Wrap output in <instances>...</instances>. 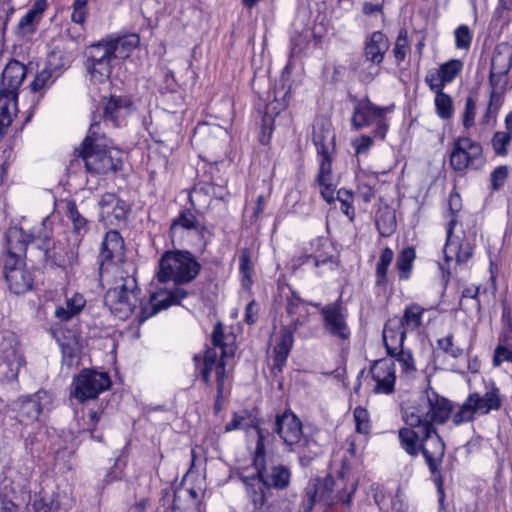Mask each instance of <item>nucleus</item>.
<instances>
[{"mask_svg": "<svg viewBox=\"0 0 512 512\" xmlns=\"http://www.w3.org/2000/svg\"><path fill=\"white\" fill-rule=\"evenodd\" d=\"M451 412L450 402L434 391L426 392L403 410L406 426L398 431L400 445L412 457L421 452L433 474L438 470L445 451V444L435 425L444 424Z\"/></svg>", "mask_w": 512, "mask_h": 512, "instance_id": "1", "label": "nucleus"}, {"mask_svg": "<svg viewBox=\"0 0 512 512\" xmlns=\"http://www.w3.org/2000/svg\"><path fill=\"white\" fill-rule=\"evenodd\" d=\"M124 256L123 238L116 230L108 231L101 244L99 272L102 278H113V287L106 292L104 303L120 319H127L133 313L140 293L136 267Z\"/></svg>", "mask_w": 512, "mask_h": 512, "instance_id": "2", "label": "nucleus"}, {"mask_svg": "<svg viewBox=\"0 0 512 512\" xmlns=\"http://www.w3.org/2000/svg\"><path fill=\"white\" fill-rule=\"evenodd\" d=\"M99 121L93 117L89 131L75 152L82 158L86 170L92 174L104 175L116 172L122 167V151L108 144L99 133Z\"/></svg>", "mask_w": 512, "mask_h": 512, "instance_id": "3", "label": "nucleus"}, {"mask_svg": "<svg viewBox=\"0 0 512 512\" xmlns=\"http://www.w3.org/2000/svg\"><path fill=\"white\" fill-rule=\"evenodd\" d=\"M462 207L461 197L458 193L452 192L448 199V210L449 214L447 223V238L444 247L445 264L440 265L442 271H446L448 274L451 273L452 264L456 266H462L471 259L474 250V236L466 237L463 235L453 234V229L457 223L456 213L460 211Z\"/></svg>", "mask_w": 512, "mask_h": 512, "instance_id": "4", "label": "nucleus"}, {"mask_svg": "<svg viewBox=\"0 0 512 512\" xmlns=\"http://www.w3.org/2000/svg\"><path fill=\"white\" fill-rule=\"evenodd\" d=\"M200 272V264L188 251H166L159 260L158 281L185 284L193 281Z\"/></svg>", "mask_w": 512, "mask_h": 512, "instance_id": "5", "label": "nucleus"}, {"mask_svg": "<svg viewBox=\"0 0 512 512\" xmlns=\"http://www.w3.org/2000/svg\"><path fill=\"white\" fill-rule=\"evenodd\" d=\"M502 406V397L499 388L493 382L486 385L484 394L474 392L469 394L459 410L454 413L452 420L455 425L470 422L477 415H486L497 411Z\"/></svg>", "mask_w": 512, "mask_h": 512, "instance_id": "6", "label": "nucleus"}, {"mask_svg": "<svg viewBox=\"0 0 512 512\" xmlns=\"http://www.w3.org/2000/svg\"><path fill=\"white\" fill-rule=\"evenodd\" d=\"M252 463L254 470L260 472V475H262L270 490L272 488L283 490L289 486L291 480L289 467L266 458L264 435L259 429Z\"/></svg>", "mask_w": 512, "mask_h": 512, "instance_id": "7", "label": "nucleus"}, {"mask_svg": "<svg viewBox=\"0 0 512 512\" xmlns=\"http://www.w3.org/2000/svg\"><path fill=\"white\" fill-rule=\"evenodd\" d=\"M7 251L3 256H13L23 260L29 244H35L44 252L46 258H50L51 239L48 232L41 234L26 233L21 227H11L6 233Z\"/></svg>", "mask_w": 512, "mask_h": 512, "instance_id": "8", "label": "nucleus"}, {"mask_svg": "<svg viewBox=\"0 0 512 512\" xmlns=\"http://www.w3.org/2000/svg\"><path fill=\"white\" fill-rule=\"evenodd\" d=\"M392 110L393 106L380 107L373 104L369 99H362L358 101L354 108L352 125L356 129H361L375 123L374 136L383 140L389 129V123L385 115Z\"/></svg>", "mask_w": 512, "mask_h": 512, "instance_id": "9", "label": "nucleus"}, {"mask_svg": "<svg viewBox=\"0 0 512 512\" xmlns=\"http://www.w3.org/2000/svg\"><path fill=\"white\" fill-rule=\"evenodd\" d=\"M25 366L26 360L15 336L4 335L0 341V376L8 382L17 381Z\"/></svg>", "mask_w": 512, "mask_h": 512, "instance_id": "10", "label": "nucleus"}, {"mask_svg": "<svg viewBox=\"0 0 512 512\" xmlns=\"http://www.w3.org/2000/svg\"><path fill=\"white\" fill-rule=\"evenodd\" d=\"M110 377L105 372L83 369L73 381L72 395L80 402L95 399L100 393L109 389Z\"/></svg>", "mask_w": 512, "mask_h": 512, "instance_id": "11", "label": "nucleus"}, {"mask_svg": "<svg viewBox=\"0 0 512 512\" xmlns=\"http://www.w3.org/2000/svg\"><path fill=\"white\" fill-rule=\"evenodd\" d=\"M449 161L455 171L478 168L482 162V146L468 137H459L453 142Z\"/></svg>", "mask_w": 512, "mask_h": 512, "instance_id": "12", "label": "nucleus"}, {"mask_svg": "<svg viewBox=\"0 0 512 512\" xmlns=\"http://www.w3.org/2000/svg\"><path fill=\"white\" fill-rule=\"evenodd\" d=\"M52 402L51 393L46 390H39L32 395L20 396L14 401L13 407L17 412L19 422L30 424L37 421L43 411L50 410Z\"/></svg>", "mask_w": 512, "mask_h": 512, "instance_id": "13", "label": "nucleus"}, {"mask_svg": "<svg viewBox=\"0 0 512 512\" xmlns=\"http://www.w3.org/2000/svg\"><path fill=\"white\" fill-rule=\"evenodd\" d=\"M225 357L216 350L208 348L203 357L194 356L196 370L199 371L203 381L210 385V376L214 372L217 382V399H220L224 393V382L226 378Z\"/></svg>", "mask_w": 512, "mask_h": 512, "instance_id": "14", "label": "nucleus"}, {"mask_svg": "<svg viewBox=\"0 0 512 512\" xmlns=\"http://www.w3.org/2000/svg\"><path fill=\"white\" fill-rule=\"evenodd\" d=\"M187 296L188 291L182 287L159 288L150 295L148 302L141 306L139 321L144 322L159 311L179 305Z\"/></svg>", "mask_w": 512, "mask_h": 512, "instance_id": "15", "label": "nucleus"}, {"mask_svg": "<svg viewBox=\"0 0 512 512\" xmlns=\"http://www.w3.org/2000/svg\"><path fill=\"white\" fill-rule=\"evenodd\" d=\"M3 270L8 288L14 294H24L32 289L34 277L20 258L3 256Z\"/></svg>", "mask_w": 512, "mask_h": 512, "instance_id": "16", "label": "nucleus"}, {"mask_svg": "<svg viewBox=\"0 0 512 512\" xmlns=\"http://www.w3.org/2000/svg\"><path fill=\"white\" fill-rule=\"evenodd\" d=\"M325 333L337 341H348L351 335L347 323V309L340 302L330 303L321 308Z\"/></svg>", "mask_w": 512, "mask_h": 512, "instance_id": "17", "label": "nucleus"}, {"mask_svg": "<svg viewBox=\"0 0 512 512\" xmlns=\"http://www.w3.org/2000/svg\"><path fill=\"white\" fill-rule=\"evenodd\" d=\"M66 216L72 223V234L69 238L70 251L67 253V262L77 261L82 239L89 230L88 220L78 211L75 202L66 204Z\"/></svg>", "mask_w": 512, "mask_h": 512, "instance_id": "18", "label": "nucleus"}, {"mask_svg": "<svg viewBox=\"0 0 512 512\" xmlns=\"http://www.w3.org/2000/svg\"><path fill=\"white\" fill-rule=\"evenodd\" d=\"M99 220L106 226H119L125 222L128 204L114 193H105L99 202Z\"/></svg>", "mask_w": 512, "mask_h": 512, "instance_id": "19", "label": "nucleus"}, {"mask_svg": "<svg viewBox=\"0 0 512 512\" xmlns=\"http://www.w3.org/2000/svg\"><path fill=\"white\" fill-rule=\"evenodd\" d=\"M238 476L245 486L249 501L256 510H260L271 494V490L266 484V481L262 475H260V472L256 470L252 474H246L245 470H239Z\"/></svg>", "mask_w": 512, "mask_h": 512, "instance_id": "20", "label": "nucleus"}, {"mask_svg": "<svg viewBox=\"0 0 512 512\" xmlns=\"http://www.w3.org/2000/svg\"><path fill=\"white\" fill-rule=\"evenodd\" d=\"M205 232L206 228L198 222L196 216L190 210L182 211L178 217L173 220L170 227L172 242H178L179 244L189 235H197L203 238Z\"/></svg>", "mask_w": 512, "mask_h": 512, "instance_id": "21", "label": "nucleus"}, {"mask_svg": "<svg viewBox=\"0 0 512 512\" xmlns=\"http://www.w3.org/2000/svg\"><path fill=\"white\" fill-rule=\"evenodd\" d=\"M375 382L374 392L390 394L394 391L396 374L395 364L392 359H379L374 362L370 370Z\"/></svg>", "mask_w": 512, "mask_h": 512, "instance_id": "22", "label": "nucleus"}, {"mask_svg": "<svg viewBox=\"0 0 512 512\" xmlns=\"http://www.w3.org/2000/svg\"><path fill=\"white\" fill-rule=\"evenodd\" d=\"M274 431L289 449L295 443H298L300 437L304 434L300 420L291 411H285L283 414L276 416Z\"/></svg>", "mask_w": 512, "mask_h": 512, "instance_id": "23", "label": "nucleus"}, {"mask_svg": "<svg viewBox=\"0 0 512 512\" xmlns=\"http://www.w3.org/2000/svg\"><path fill=\"white\" fill-rule=\"evenodd\" d=\"M407 330L401 326L398 317L389 319L383 329V341L387 354L403 348Z\"/></svg>", "mask_w": 512, "mask_h": 512, "instance_id": "24", "label": "nucleus"}, {"mask_svg": "<svg viewBox=\"0 0 512 512\" xmlns=\"http://www.w3.org/2000/svg\"><path fill=\"white\" fill-rule=\"evenodd\" d=\"M297 329L284 326L277 337V342L273 348V368L281 370L293 346V333Z\"/></svg>", "mask_w": 512, "mask_h": 512, "instance_id": "25", "label": "nucleus"}, {"mask_svg": "<svg viewBox=\"0 0 512 512\" xmlns=\"http://www.w3.org/2000/svg\"><path fill=\"white\" fill-rule=\"evenodd\" d=\"M459 73V66H439L427 72L425 82L433 92L443 91L446 84L451 83Z\"/></svg>", "mask_w": 512, "mask_h": 512, "instance_id": "26", "label": "nucleus"}, {"mask_svg": "<svg viewBox=\"0 0 512 512\" xmlns=\"http://www.w3.org/2000/svg\"><path fill=\"white\" fill-rule=\"evenodd\" d=\"M390 46L389 40L381 31L373 32L365 42V56L368 61L380 64Z\"/></svg>", "mask_w": 512, "mask_h": 512, "instance_id": "27", "label": "nucleus"}, {"mask_svg": "<svg viewBox=\"0 0 512 512\" xmlns=\"http://www.w3.org/2000/svg\"><path fill=\"white\" fill-rule=\"evenodd\" d=\"M333 138L328 143L324 140L315 138V145L317 147V154L319 160V172L317 176L318 184H326V181H331L332 171V158L331 153L333 151L332 145Z\"/></svg>", "mask_w": 512, "mask_h": 512, "instance_id": "28", "label": "nucleus"}, {"mask_svg": "<svg viewBox=\"0 0 512 512\" xmlns=\"http://www.w3.org/2000/svg\"><path fill=\"white\" fill-rule=\"evenodd\" d=\"M290 451L299 455L300 463L307 466L310 462L322 453V446L314 435L303 434L298 443H295Z\"/></svg>", "mask_w": 512, "mask_h": 512, "instance_id": "29", "label": "nucleus"}, {"mask_svg": "<svg viewBox=\"0 0 512 512\" xmlns=\"http://www.w3.org/2000/svg\"><path fill=\"white\" fill-rule=\"evenodd\" d=\"M109 42L112 61H125L129 59L132 53L138 48L140 38L138 34L133 33L119 37Z\"/></svg>", "mask_w": 512, "mask_h": 512, "instance_id": "30", "label": "nucleus"}, {"mask_svg": "<svg viewBox=\"0 0 512 512\" xmlns=\"http://www.w3.org/2000/svg\"><path fill=\"white\" fill-rule=\"evenodd\" d=\"M27 73V66H5L2 72L0 92L16 94Z\"/></svg>", "mask_w": 512, "mask_h": 512, "instance_id": "31", "label": "nucleus"}, {"mask_svg": "<svg viewBox=\"0 0 512 512\" xmlns=\"http://www.w3.org/2000/svg\"><path fill=\"white\" fill-rule=\"evenodd\" d=\"M17 98L16 94L0 92V141L18 112Z\"/></svg>", "mask_w": 512, "mask_h": 512, "instance_id": "32", "label": "nucleus"}, {"mask_svg": "<svg viewBox=\"0 0 512 512\" xmlns=\"http://www.w3.org/2000/svg\"><path fill=\"white\" fill-rule=\"evenodd\" d=\"M286 312L291 318L290 323L287 325L292 329H298L303 326L309 316V311L306 304L295 294L287 298Z\"/></svg>", "mask_w": 512, "mask_h": 512, "instance_id": "33", "label": "nucleus"}, {"mask_svg": "<svg viewBox=\"0 0 512 512\" xmlns=\"http://www.w3.org/2000/svg\"><path fill=\"white\" fill-rule=\"evenodd\" d=\"M131 102L127 98L111 96L104 105L103 117L119 125L120 121L129 113Z\"/></svg>", "mask_w": 512, "mask_h": 512, "instance_id": "34", "label": "nucleus"}, {"mask_svg": "<svg viewBox=\"0 0 512 512\" xmlns=\"http://www.w3.org/2000/svg\"><path fill=\"white\" fill-rule=\"evenodd\" d=\"M85 303L84 297L75 293L72 297L66 299L64 305L55 309V316L61 321H68L83 309Z\"/></svg>", "mask_w": 512, "mask_h": 512, "instance_id": "35", "label": "nucleus"}, {"mask_svg": "<svg viewBox=\"0 0 512 512\" xmlns=\"http://www.w3.org/2000/svg\"><path fill=\"white\" fill-rule=\"evenodd\" d=\"M424 312L425 309L419 304L411 303L405 307L403 316L398 319L407 332L414 331L421 326Z\"/></svg>", "mask_w": 512, "mask_h": 512, "instance_id": "36", "label": "nucleus"}, {"mask_svg": "<svg viewBox=\"0 0 512 512\" xmlns=\"http://www.w3.org/2000/svg\"><path fill=\"white\" fill-rule=\"evenodd\" d=\"M63 498L56 493H42L33 502L34 512H61Z\"/></svg>", "mask_w": 512, "mask_h": 512, "instance_id": "37", "label": "nucleus"}, {"mask_svg": "<svg viewBox=\"0 0 512 512\" xmlns=\"http://www.w3.org/2000/svg\"><path fill=\"white\" fill-rule=\"evenodd\" d=\"M415 257L416 253L413 247H406L399 253L396 260V269L400 280L410 278Z\"/></svg>", "mask_w": 512, "mask_h": 512, "instance_id": "38", "label": "nucleus"}, {"mask_svg": "<svg viewBox=\"0 0 512 512\" xmlns=\"http://www.w3.org/2000/svg\"><path fill=\"white\" fill-rule=\"evenodd\" d=\"M85 55L92 64L110 63L112 61L110 42H98L87 47Z\"/></svg>", "mask_w": 512, "mask_h": 512, "instance_id": "39", "label": "nucleus"}, {"mask_svg": "<svg viewBox=\"0 0 512 512\" xmlns=\"http://www.w3.org/2000/svg\"><path fill=\"white\" fill-rule=\"evenodd\" d=\"M63 363L68 367L78 365L80 360L81 347L76 337L60 342Z\"/></svg>", "mask_w": 512, "mask_h": 512, "instance_id": "40", "label": "nucleus"}, {"mask_svg": "<svg viewBox=\"0 0 512 512\" xmlns=\"http://www.w3.org/2000/svg\"><path fill=\"white\" fill-rule=\"evenodd\" d=\"M394 258V252L386 247L382 250L379 261L376 265L375 284L376 286H385L387 283V272Z\"/></svg>", "mask_w": 512, "mask_h": 512, "instance_id": "41", "label": "nucleus"}, {"mask_svg": "<svg viewBox=\"0 0 512 512\" xmlns=\"http://www.w3.org/2000/svg\"><path fill=\"white\" fill-rule=\"evenodd\" d=\"M395 212L389 208L379 210L376 217V227L379 233L384 236H390L396 229Z\"/></svg>", "mask_w": 512, "mask_h": 512, "instance_id": "42", "label": "nucleus"}, {"mask_svg": "<svg viewBox=\"0 0 512 512\" xmlns=\"http://www.w3.org/2000/svg\"><path fill=\"white\" fill-rule=\"evenodd\" d=\"M388 355L391 356L390 359H395L400 364L402 373L405 375L412 376L416 372L415 360L410 350L403 347Z\"/></svg>", "mask_w": 512, "mask_h": 512, "instance_id": "43", "label": "nucleus"}, {"mask_svg": "<svg viewBox=\"0 0 512 512\" xmlns=\"http://www.w3.org/2000/svg\"><path fill=\"white\" fill-rule=\"evenodd\" d=\"M59 74L60 71L58 67L51 68V66H45L36 74L35 79L31 84L32 91L37 92L40 89L52 84L54 79L57 78Z\"/></svg>", "mask_w": 512, "mask_h": 512, "instance_id": "44", "label": "nucleus"}, {"mask_svg": "<svg viewBox=\"0 0 512 512\" xmlns=\"http://www.w3.org/2000/svg\"><path fill=\"white\" fill-rule=\"evenodd\" d=\"M435 93V109L441 119H450L453 116L454 108L452 98L443 91Z\"/></svg>", "mask_w": 512, "mask_h": 512, "instance_id": "45", "label": "nucleus"}, {"mask_svg": "<svg viewBox=\"0 0 512 512\" xmlns=\"http://www.w3.org/2000/svg\"><path fill=\"white\" fill-rule=\"evenodd\" d=\"M214 187L210 184L204 186H196L189 195V201L195 208H205L210 205V190Z\"/></svg>", "mask_w": 512, "mask_h": 512, "instance_id": "46", "label": "nucleus"}, {"mask_svg": "<svg viewBox=\"0 0 512 512\" xmlns=\"http://www.w3.org/2000/svg\"><path fill=\"white\" fill-rule=\"evenodd\" d=\"M356 456V444L353 437H348L345 441V451L341 458V468L338 471V477L343 480L350 471V460Z\"/></svg>", "mask_w": 512, "mask_h": 512, "instance_id": "47", "label": "nucleus"}, {"mask_svg": "<svg viewBox=\"0 0 512 512\" xmlns=\"http://www.w3.org/2000/svg\"><path fill=\"white\" fill-rule=\"evenodd\" d=\"M249 428H255L258 433V429L262 431L259 427L254 424V421L250 418L249 414L244 411L242 413H235L230 422L226 424L225 430L232 431L237 429L247 430ZM263 434V432H261Z\"/></svg>", "mask_w": 512, "mask_h": 512, "instance_id": "48", "label": "nucleus"}, {"mask_svg": "<svg viewBox=\"0 0 512 512\" xmlns=\"http://www.w3.org/2000/svg\"><path fill=\"white\" fill-rule=\"evenodd\" d=\"M224 334L220 324L216 325L212 334L213 347L222 355V357H230L234 355L235 347L233 345H227L223 342Z\"/></svg>", "mask_w": 512, "mask_h": 512, "instance_id": "49", "label": "nucleus"}, {"mask_svg": "<svg viewBox=\"0 0 512 512\" xmlns=\"http://www.w3.org/2000/svg\"><path fill=\"white\" fill-rule=\"evenodd\" d=\"M505 66H492L490 72V83L493 86V93L502 91L508 84V68Z\"/></svg>", "mask_w": 512, "mask_h": 512, "instance_id": "50", "label": "nucleus"}, {"mask_svg": "<svg viewBox=\"0 0 512 512\" xmlns=\"http://www.w3.org/2000/svg\"><path fill=\"white\" fill-rule=\"evenodd\" d=\"M491 64H512V45L507 42L495 46Z\"/></svg>", "mask_w": 512, "mask_h": 512, "instance_id": "51", "label": "nucleus"}, {"mask_svg": "<svg viewBox=\"0 0 512 512\" xmlns=\"http://www.w3.org/2000/svg\"><path fill=\"white\" fill-rule=\"evenodd\" d=\"M438 348L444 353L450 355L453 358H459L463 355V348L459 347L454 343V337L449 334L437 341Z\"/></svg>", "mask_w": 512, "mask_h": 512, "instance_id": "52", "label": "nucleus"}, {"mask_svg": "<svg viewBox=\"0 0 512 512\" xmlns=\"http://www.w3.org/2000/svg\"><path fill=\"white\" fill-rule=\"evenodd\" d=\"M409 51L408 37L407 31L405 29H401L393 48V54L395 60L397 62H402L405 60L406 54Z\"/></svg>", "mask_w": 512, "mask_h": 512, "instance_id": "53", "label": "nucleus"}, {"mask_svg": "<svg viewBox=\"0 0 512 512\" xmlns=\"http://www.w3.org/2000/svg\"><path fill=\"white\" fill-rule=\"evenodd\" d=\"M353 416L355 420L356 431L361 434L369 433L371 424L368 411L365 408L358 406L354 409Z\"/></svg>", "mask_w": 512, "mask_h": 512, "instance_id": "54", "label": "nucleus"}, {"mask_svg": "<svg viewBox=\"0 0 512 512\" xmlns=\"http://www.w3.org/2000/svg\"><path fill=\"white\" fill-rule=\"evenodd\" d=\"M511 135L509 132L499 131L496 132L492 139V147L497 155H507V146L511 141Z\"/></svg>", "mask_w": 512, "mask_h": 512, "instance_id": "55", "label": "nucleus"}, {"mask_svg": "<svg viewBox=\"0 0 512 512\" xmlns=\"http://www.w3.org/2000/svg\"><path fill=\"white\" fill-rule=\"evenodd\" d=\"M455 44L458 49L468 50L472 41V32L467 25H460L454 31Z\"/></svg>", "mask_w": 512, "mask_h": 512, "instance_id": "56", "label": "nucleus"}, {"mask_svg": "<svg viewBox=\"0 0 512 512\" xmlns=\"http://www.w3.org/2000/svg\"><path fill=\"white\" fill-rule=\"evenodd\" d=\"M239 269L243 278V285L249 286L252 273V262L248 250H242L239 257Z\"/></svg>", "mask_w": 512, "mask_h": 512, "instance_id": "57", "label": "nucleus"}, {"mask_svg": "<svg viewBox=\"0 0 512 512\" xmlns=\"http://www.w3.org/2000/svg\"><path fill=\"white\" fill-rule=\"evenodd\" d=\"M39 22V18L27 11V13L20 19L18 29L23 35L32 34L35 32Z\"/></svg>", "mask_w": 512, "mask_h": 512, "instance_id": "58", "label": "nucleus"}, {"mask_svg": "<svg viewBox=\"0 0 512 512\" xmlns=\"http://www.w3.org/2000/svg\"><path fill=\"white\" fill-rule=\"evenodd\" d=\"M111 66H88L90 80L94 83H103L109 79Z\"/></svg>", "mask_w": 512, "mask_h": 512, "instance_id": "59", "label": "nucleus"}, {"mask_svg": "<svg viewBox=\"0 0 512 512\" xmlns=\"http://www.w3.org/2000/svg\"><path fill=\"white\" fill-rule=\"evenodd\" d=\"M337 199L341 202L342 206H341V209L342 211L350 217V219H353L354 217V209L351 205V202H352V199H353V195L350 191L348 190H345V189H340L338 192H337Z\"/></svg>", "mask_w": 512, "mask_h": 512, "instance_id": "60", "label": "nucleus"}, {"mask_svg": "<svg viewBox=\"0 0 512 512\" xmlns=\"http://www.w3.org/2000/svg\"><path fill=\"white\" fill-rule=\"evenodd\" d=\"M317 484L322 486L320 488V491L318 493L320 502L323 501L325 503H329L332 499V486H333V480L332 478H325L323 480L316 479Z\"/></svg>", "mask_w": 512, "mask_h": 512, "instance_id": "61", "label": "nucleus"}, {"mask_svg": "<svg viewBox=\"0 0 512 512\" xmlns=\"http://www.w3.org/2000/svg\"><path fill=\"white\" fill-rule=\"evenodd\" d=\"M320 486L317 484L316 480L311 481L305 489V496L307 498V507L311 509L315 503L320 502L318 493L320 491Z\"/></svg>", "mask_w": 512, "mask_h": 512, "instance_id": "62", "label": "nucleus"}, {"mask_svg": "<svg viewBox=\"0 0 512 512\" xmlns=\"http://www.w3.org/2000/svg\"><path fill=\"white\" fill-rule=\"evenodd\" d=\"M508 169L506 166H499L491 173V183L494 190L502 187L507 179Z\"/></svg>", "mask_w": 512, "mask_h": 512, "instance_id": "63", "label": "nucleus"}, {"mask_svg": "<svg viewBox=\"0 0 512 512\" xmlns=\"http://www.w3.org/2000/svg\"><path fill=\"white\" fill-rule=\"evenodd\" d=\"M475 109L476 106L473 99L468 97L465 102V109L463 114V125L466 128H469L474 124Z\"/></svg>", "mask_w": 512, "mask_h": 512, "instance_id": "64", "label": "nucleus"}]
</instances>
